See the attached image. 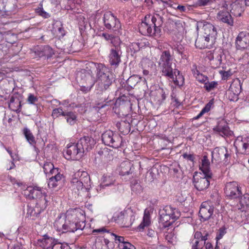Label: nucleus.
Masks as SVG:
<instances>
[{
    "label": "nucleus",
    "instance_id": "18",
    "mask_svg": "<svg viewBox=\"0 0 249 249\" xmlns=\"http://www.w3.org/2000/svg\"><path fill=\"white\" fill-rule=\"evenodd\" d=\"M213 130L222 136H231L232 133L230 130L228 124L224 120L218 122L217 125L213 128Z\"/></svg>",
    "mask_w": 249,
    "mask_h": 249
},
{
    "label": "nucleus",
    "instance_id": "20",
    "mask_svg": "<svg viewBox=\"0 0 249 249\" xmlns=\"http://www.w3.org/2000/svg\"><path fill=\"white\" fill-rule=\"evenodd\" d=\"M78 149L83 156L84 154L91 148V139L89 137H83L76 143Z\"/></svg>",
    "mask_w": 249,
    "mask_h": 249
},
{
    "label": "nucleus",
    "instance_id": "51",
    "mask_svg": "<svg viewBox=\"0 0 249 249\" xmlns=\"http://www.w3.org/2000/svg\"><path fill=\"white\" fill-rule=\"evenodd\" d=\"M215 0H197L196 5L198 6H205L211 4Z\"/></svg>",
    "mask_w": 249,
    "mask_h": 249
},
{
    "label": "nucleus",
    "instance_id": "37",
    "mask_svg": "<svg viewBox=\"0 0 249 249\" xmlns=\"http://www.w3.org/2000/svg\"><path fill=\"white\" fill-rule=\"evenodd\" d=\"M126 215V211L116 213L114 214L112 220L121 224H122L123 219H124Z\"/></svg>",
    "mask_w": 249,
    "mask_h": 249
},
{
    "label": "nucleus",
    "instance_id": "36",
    "mask_svg": "<svg viewBox=\"0 0 249 249\" xmlns=\"http://www.w3.org/2000/svg\"><path fill=\"white\" fill-rule=\"evenodd\" d=\"M142 77L137 75L131 76L126 81V84L131 88H133L142 80Z\"/></svg>",
    "mask_w": 249,
    "mask_h": 249
},
{
    "label": "nucleus",
    "instance_id": "35",
    "mask_svg": "<svg viewBox=\"0 0 249 249\" xmlns=\"http://www.w3.org/2000/svg\"><path fill=\"white\" fill-rule=\"evenodd\" d=\"M43 170L46 174H51L53 175L58 171V169L54 168L53 164L51 162H46L44 164Z\"/></svg>",
    "mask_w": 249,
    "mask_h": 249
},
{
    "label": "nucleus",
    "instance_id": "30",
    "mask_svg": "<svg viewBox=\"0 0 249 249\" xmlns=\"http://www.w3.org/2000/svg\"><path fill=\"white\" fill-rule=\"evenodd\" d=\"M217 155H218L219 158L224 156L226 162L228 160V158L230 157V154L229 153L227 149L224 147L215 149V151L212 153V161H213L214 155L216 156Z\"/></svg>",
    "mask_w": 249,
    "mask_h": 249
},
{
    "label": "nucleus",
    "instance_id": "31",
    "mask_svg": "<svg viewBox=\"0 0 249 249\" xmlns=\"http://www.w3.org/2000/svg\"><path fill=\"white\" fill-rule=\"evenodd\" d=\"M23 133L29 143L32 146H35L36 144L35 137L29 129L27 127L23 129Z\"/></svg>",
    "mask_w": 249,
    "mask_h": 249
},
{
    "label": "nucleus",
    "instance_id": "11",
    "mask_svg": "<svg viewBox=\"0 0 249 249\" xmlns=\"http://www.w3.org/2000/svg\"><path fill=\"white\" fill-rule=\"evenodd\" d=\"M236 149L242 154H249V137H238L234 142Z\"/></svg>",
    "mask_w": 249,
    "mask_h": 249
},
{
    "label": "nucleus",
    "instance_id": "47",
    "mask_svg": "<svg viewBox=\"0 0 249 249\" xmlns=\"http://www.w3.org/2000/svg\"><path fill=\"white\" fill-rule=\"evenodd\" d=\"M111 43L112 44V46L111 49L119 48L121 49V41L120 38L118 36H113L112 38L110 41Z\"/></svg>",
    "mask_w": 249,
    "mask_h": 249
},
{
    "label": "nucleus",
    "instance_id": "19",
    "mask_svg": "<svg viewBox=\"0 0 249 249\" xmlns=\"http://www.w3.org/2000/svg\"><path fill=\"white\" fill-rule=\"evenodd\" d=\"M65 156L68 159L77 160L80 159L83 155L81 153L80 154L76 144L73 143L67 147Z\"/></svg>",
    "mask_w": 249,
    "mask_h": 249
},
{
    "label": "nucleus",
    "instance_id": "9",
    "mask_svg": "<svg viewBox=\"0 0 249 249\" xmlns=\"http://www.w3.org/2000/svg\"><path fill=\"white\" fill-rule=\"evenodd\" d=\"M214 207L207 201L203 202L200 206L199 214L200 220L205 221L209 220L213 215Z\"/></svg>",
    "mask_w": 249,
    "mask_h": 249
},
{
    "label": "nucleus",
    "instance_id": "50",
    "mask_svg": "<svg viewBox=\"0 0 249 249\" xmlns=\"http://www.w3.org/2000/svg\"><path fill=\"white\" fill-rule=\"evenodd\" d=\"M71 183L73 184V186L76 187L78 191L85 190L84 183L78 181L76 179L72 178Z\"/></svg>",
    "mask_w": 249,
    "mask_h": 249
},
{
    "label": "nucleus",
    "instance_id": "60",
    "mask_svg": "<svg viewBox=\"0 0 249 249\" xmlns=\"http://www.w3.org/2000/svg\"><path fill=\"white\" fill-rule=\"evenodd\" d=\"M37 100V98L33 94H29L28 98V101L30 104H35Z\"/></svg>",
    "mask_w": 249,
    "mask_h": 249
},
{
    "label": "nucleus",
    "instance_id": "1",
    "mask_svg": "<svg viewBox=\"0 0 249 249\" xmlns=\"http://www.w3.org/2000/svg\"><path fill=\"white\" fill-rule=\"evenodd\" d=\"M84 220V216L80 210H71L58 217L54 223V227L62 233L82 231L85 227Z\"/></svg>",
    "mask_w": 249,
    "mask_h": 249
},
{
    "label": "nucleus",
    "instance_id": "46",
    "mask_svg": "<svg viewBox=\"0 0 249 249\" xmlns=\"http://www.w3.org/2000/svg\"><path fill=\"white\" fill-rule=\"evenodd\" d=\"M215 56L214 60H213L214 64H215V68H217L220 66L222 63V52L219 50H218L217 53H215Z\"/></svg>",
    "mask_w": 249,
    "mask_h": 249
},
{
    "label": "nucleus",
    "instance_id": "24",
    "mask_svg": "<svg viewBox=\"0 0 249 249\" xmlns=\"http://www.w3.org/2000/svg\"><path fill=\"white\" fill-rule=\"evenodd\" d=\"M154 4L156 7V9H155V12L153 15L159 14L162 15L163 23L165 20V17H166L164 10L167 8L169 1H164L163 0H157Z\"/></svg>",
    "mask_w": 249,
    "mask_h": 249
},
{
    "label": "nucleus",
    "instance_id": "52",
    "mask_svg": "<svg viewBox=\"0 0 249 249\" xmlns=\"http://www.w3.org/2000/svg\"><path fill=\"white\" fill-rule=\"evenodd\" d=\"M132 191L136 194L140 193L142 191V188L139 183H136L132 186Z\"/></svg>",
    "mask_w": 249,
    "mask_h": 249
},
{
    "label": "nucleus",
    "instance_id": "16",
    "mask_svg": "<svg viewBox=\"0 0 249 249\" xmlns=\"http://www.w3.org/2000/svg\"><path fill=\"white\" fill-rule=\"evenodd\" d=\"M215 42V40L210 39L209 37L201 36L196 39L195 46L200 49L210 48L212 47Z\"/></svg>",
    "mask_w": 249,
    "mask_h": 249
},
{
    "label": "nucleus",
    "instance_id": "4",
    "mask_svg": "<svg viewBox=\"0 0 249 249\" xmlns=\"http://www.w3.org/2000/svg\"><path fill=\"white\" fill-rule=\"evenodd\" d=\"M160 222L165 227H168L180 216V212L171 206H166L159 211Z\"/></svg>",
    "mask_w": 249,
    "mask_h": 249
},
{
    "label": "nucleus",
    "instance_id": "62",
    "mask_svg": "<svg viewBox=\"0 0 249 249\" xmlns=\"http://www.w3.org/2000/svg\"><path fill=\"white\" fill-rule=\"evenodd\" d=\"M104 102H105V104H103L101 107L103 108L104 107L106 106H108L111 104V103L112 102V100L111 99H109V97L108 96L107 98H105L104 99Z\"/></svg>",
    "mask_w": 249,
    "mask_h": 249
},
{
    "label": "nucleus",
    "instance_id": "32",
    "mask_svg": "<svg viewBox=\"0 0 249 249\" xmlns=\"http://www.w3.org/2000/svg\"><path fill=\"white\" fill-rule=\"evenodd\" d=\"M38 52V55L40 57L46 56L47 58L52 57L54 53L53 49L49 46H45L40 48V50Z\"/></svg>",
    "mask_w": 249,
    "mask_h": 249
},
{
    "label": "nucleus",
    "instance_id": "2",
    "mask_svg": "<svg viewBox=\"0 0 249 249\" xmlns=\"http://www.w3.org/2000/svg\"><path fill=\"white\" fill-rule=\"evenodd\" d=\"M162 15L159 14L147 15L144 21L139 25L140 33L143 35L153 37L160 36V27L163 24Z\"/></svg>",
    "mask_w": 249,
    "mask_h": 249
},
{
    "label": "nucleus",
    "instance_id": "41",
    "mask_svg": "<svg viewBox=\"0 0 249 249\" xmlns=\"http://www.w3.org/2000/svg\"><path fill=\"white\" fill-rule=\"evenodd\" d=\"M115 179L110 176H104L102 178V183L100 187L104 188L105 187L113 185Z\"/></svg>",
    "mask_w": 249,
    "mask_h": 249
},
{
    "label": "nucleus",
    "instance_id": "26",
    "mask_svg": "<svg viewBox=\"0 0 249 249\" xmlns=\"http://www.w3.org/2000/svg\"><path fill=\"white\" fill-rule=\"evenodd\" d=\"M217 18L228 25L232 26L233 24V19L230 13L227 11H220L217 14Z\"/></svg>",
    "mask_w": 249,
    "mask_h": 249
},
{
    "label": "nucleus",
    "instance_id": "54",
    "mask_svg": "<svg viewBox=\"0 0 249 249\" xmlns=\"http://www.w3.org/2000/svg\"><path fill=\"white\" fill-rule=\"evenodd\" d=\"M217 52L218 50L210 51L207 53V57L210 61L214 60L215 53H217Z\"/></svg>",
    "mask_w": 249,
    "mask_h": 249
},
{
    "label": "nucleus",
    "instance_id": "43",
    "mask_svg": "<svg viewBox=\"0 0 249 249\" xmlns=\"http://www.w3.org/2000/svg\"><path fill=\"white\" fill-rule=\"evenodd\" d=\"M53 30L60 36L65 35L64 30L60 22H56L53 24Z\"/></svg>",
    "mask_w": 249,
    "mask_h": 249
},
{
    "label": "nucleus",
    "instance_id": "58",
    "mask_svg": "<svg viewBox=\"0 0 249 249\" xmlns=\"http://www.w3.org/2000/svg\"><path fill=\"white\" fill-rule=\"evenodd\" d=\"M36 12L39 15L45 18H47L49 17V14L44 11L42 8H38L36 10Z\"/></svg>",
    "mask_w": 249,
    "mask_h": 249
},
{
    "label": "nucleus",
    "instance_id": "14",
    "mask_svg": "<svg viewBox=\"0 0 249 249\" xmlns=\"http://www.w3.org/2000/svg\"><path fill=\"white\" fill-rule=\"evenodd\" d=\"M72 178L76 179L78 181L84 183L85 188L86 191L89 190L90 188V179L89 176L87 172L78 171L73 174Z\"/></svg>",
    "mask_w": 249,
    "mask_h": 249
},
{
    "label": "nucleus",
    "instance_id": "21",
    "mask_svg": "<svg viewBox=\"0 0 249 249\" xmlns=\"http://www.w3.org/2000/svg\"><path fill=\"white\" fill-rule=\"evenodd\" d=\"M21 107L20 95L17 93L13 94L10 97L9 107L14 111L19 112Z\"/></svg>",
    "mask_w": 249,
    "mask_h": 249
},
{
    "label": "nucleus",
    "instance_id": "10",
    "mask_svg": "<svg viewBox=\"0 0 249 249\" xmlns=\"http://www.w3.org/2000/svg\"><path fill=\"white\" fill-rule=\"evenodd\" d=\"M159 67L161 69V73L163 76L172 79L175 84H179L177 79L176 73H177L179 75V71L176 69L173 70L172 68V64L160 65Z\"/></svg>",
    "mask_w": 249,
    "mask_h": 249
},
{
    "label": "nucleus",
    "instance_id": "48",
    "mask_svg": "<svg viewBox=\"0 0 249 249\" xmlns=\"http://www.w3.org/2000/svg\"><path fill=\"white\" fill-rule=\"evenodd\" d=\"M51 248L52 249H69V246L67 244H63L54 240Z\"/></svg>",
    "mask_w": 249,
    "mask_h": 249
},
{
    "label": "nucleus",
    "instance_id": "59",
    "mask_svg": "<svg viewBox=\"0 0 249 249\" xmlns=\"http://www.w3.org/2000/svg\"><path fill=\"white\" fill-rule=\"evenodd\" d=\"M196 79L201 83H205L207 81V77L203 75L202 74H198L196 76Z\"/></svg>",
    "mask_w": 249,
    "mask_h": 249
},
{
    "label": "nucleus",
    "instance_id": "53",
    "mask_svg": "<svg viewBox=\"0 0 249 249\" xmlns=\"http://www.w3.org/2000/svg\"><path fill=\"white\" fill-rule=\"evenodd\" d=\"M119 247L120 249H136V248L129 242L119 244Z\"/></svg>",
    "mask_w": 249,
    "mask_h": 249
},
{
    "label": "nucleus",
    "instance_id": "45",
    "mask_svg": "<svg viewBox=\"0 0 249 249\" xmlns=\"http://www.w3.org/2000/svg\"><path fill=\"white\" fill-rule=\"evenodd\" d=\"M150 223V216L147 213L144 212L142 222L139 226L140 230H143L145 227H147Z\"/></svg>",
    "mask_w": 249,
    "mask_h": 249
},
{
    "label": "nucleus",
    "instance_id": "29",
    "mask_svg": "<svg viewBox=\"0 0 249 249\" xmlns=\"http://www.w3.org/2000/svg\"><path fill=\"white\" fill-rule=\"evenodd\" d=\"M199 169L203 172V175L212 176V173L210 170V162L207 156H205L203 157Z\"/></svg>",
    "mask_w": 249,
    "mask_h": 249
},
{
    "label": "nucleus",
    "instance_id": "12",
    "mask_svg": "<svg viewBox=\"0 0 249 249\" xmlns=\"http://www.w3.org/2000/svg\"><path fill=\"white\" fill-rule=\"evenodd\" d=\"M211 176L203 175L199 178H194V185L198 191H204L208 188L210 182L212 180Z\"/></svg>",
    "mask_w": 249,
    "mask_h": 249
},
{
    "label": "nucleus",
    "instance_id": "57",
    "mask_svg": "<svg viewBox=\"0 0 249 249\" xmlns=\"http://www.w3.org/2000/svg\"><path fill=\"white\" fill-rule=\"evenodd\" d=\"M110 235L114 236L115 241H118L119 244H124V243H126L127 242L124 241V238L123 236H117L116 235L112 233L110 234Z\"/></svg>",
    "mask_w": 249,
    "mask_h": 249
},
{
    "label": "nucleus",
    "instance_id": "22",
    "mask_svg": "<svg viewBox=\"0 0 249 249\" xmlns=\"http://www.w3.org/2000/svg\"><path fill=\"white\" fill-rule=\"evenodd\" d=\"M54 176L50 177L48 181V185L50 188H54L56 187L62 185L64 181V176L57 171L55 173H53Z\"/></svg>",
    "mask_w": 249,
    "mask_h": 249
},
{
    "label": "nucleus",
    "instance_id": "23",
    "mask_svg": "<svg viewBox=\"0 0 249 249\" xmlns=\"http://www.w3.org/2000/svg\"><path fill=\"white\" fill-rule=\"evenodd\" d=\"M204 32L203 36L209 37L210 39L215 40L217 36L216 28L212 24L209 22H205L203 26Z\"/></svg>",
    "mask_w": 249,
    "mask_h": 249
},
{
    "label": "nucleus",
    "instance_id": "27",
    "mask_svg": "<svg viewBox=\"0 0 249 249\" xmlns=\"http://www.w3.org/2000/svg\"><path fill=\"white\" fill-rule=\"evenodd\" d=\"M133 165L129 161H124L122 162L118 169L120 175H128L132 173V167Z\"/></svg>",
    "mask_w": 249,
    "mask_h": 249
},
{
    "label": "nucleus",
    "instance_id": "40",
    "mask_svg": "<svg viewBox=\"0 0 249 249\" xmlns=\"http://www.w3.org/2000/svg\"><path fill=\"white\" fill-rule=\"evenodd\" d=\"M173 51L176 52L179 54L181 55V58L184 59H186L187 58V55L185 52L184 48L181 44H177L175 45L174 48H172Z\"/></svg>",
    "mask_w": 249,
    "mask_h": 249
},
{
    "label": "nucleus",
    "instance_id": "5",
    "mask_svg": "<svg viewBox=\"0 0 249 249\" xmlns=\"http://www.w3.org/2000/svg\"><path fill=\"white\" fill-rule=\"evenodd\" d=\"M23 194L29 199H38L36 204L39 205L42 209H45L48 205L47 196L43 194L40 187L29 186L24 191Z\"/></svg>",
    "mask_w": 249,
    "mask_h": 249
},
{
    "label": "nucleus",
    "instance_id": "33",
    "mask_svg": "<svg viewBox=\"0 0 249 249\" xmlns=\"http://www.w3.org/2000/svg\"><path fill=\"white\" fill-rule=\"evenodd\" d=\"M64 117L67 122L71 125H74L76 123L77 115L75 112L66 111Z\"/></svg>",
    "mask_w": 249,
    "mask_h": 249
},
{
    "label": "nucleus",
    "instance_id": "56",
    "mask_svg": "<svg viewBox=\"0 0 249 249\" xmlns=\"http://www.w3.org/2000/svg\"><path fill=\"white\" fill-rule=\"evenodd\" d=\"M219 73L222 75V79L224 80L228 79L232 74L230 70L228 71H221L219 72Z\"/></svg>",
    "mask_w": 249,
    "mask_h": 249
},
{
    "label": "nucleus",
    "instance_id": "63",
    "mask_svg": "<svg viewBox=\"0 0 249 249\" xmlns=\"http://www.w3.org/2000/svg\"><path fill=\"white\" fill-rule=\"evenodd\" d=\"M182 156L184 159H186L189 160H190L191 161H194V157L193 155L192 154H188L187 153H184L183 154Z\"/></svg>",
    "mask_w": 249,
    "mask_h": 249
},
{
    "label": "nucleus",
    "instance_id": "8",
    "mask_svg": "<svg viewBox=\"0 0 249 249\" xmlns=\"http://www.w3.org/2000/svg\"><path fill=\"white\" fill-rule=\"evenodd\" d=\"M225 193L231 199L239 197L242 195L240 187L235 181L228 182L226 184Z\"/></svg>",
    "mask_w": 249,
    "mask_h": 249
},
{
    "label": "nucleus",
    "instance_id": "15",
    "mask_svg": "<svg viewBox=\"0 0 249 249\" xmlns=\"http://www.w3.org/2000/svg\"><path fill=\"white\" fill-rule=\"evenodd\" d=\"M237 49H248L249 45V34L246 32H240L236 37L235 41Z\"/></svg>",
    "mask_w": 249,
    "mask_h": 249
},
{
    "label": "nucleus",
    "instance_id": "49",
    "mask_svg": "<svg viewBox=\"0 0 249 249\" xmlns=\"http://www.w3.org/2000/svg\"><path fill=\"white\" fill-rule=\"evenodd\" d=\"M217 85V82L215 81H212L211 82H207L205 83L204 87L206 90L210 91L213 89Z\"/></svg>",
    "mask_w": 249,
    "mask_h": 249
},
{
    "label": "nucleus",
    "instance_id": "13",
    "mask_svg": "<svg viewBox=\"0 0 249 249\" xmlns=\"http://www.w3.org/2000/svg\"><path fill=\"white\" fill-rule=\"evenodd\" d=\"M241 90L242 87L240 80H237L232 82L228 91L230 100L237 101L238 96L241 92Z\"/></svg>",
    "mask_w": 249,
    "mask_h": 249
},
{
    "label": "nucleus",
    "instance_id": "6",
    "mask_svg": "<svg viewBox=\"0 0 249 249\" xmlns=\"http://www.w3.org/2000/svg\"><path fill=\"white\" fill-rule=\"evenodd\" d=\"M102 140L105 145L114 148H118L122 145V137L111 130H107L103 133Z\"/></svg>",
    "mask_w": 249,
    "mask_h": 249
},
{
    "label": "nucleus",
    "instance_id": "28",
    "mask_svg": "<svg viewBox=\"0 0 249 249\" xmlns=\"http://www.w3.org/2000/svg\"><path fill=\"white\" fill-rule=\"evenodd\" d=\"M172 57L169 51L162 52L158 61L159 66L166 64H172Z\"/></svg>",
    "mask_w": 249,
    "mask_h": 249
},
{
    "label": "nucleus",
    "instance_id": "64",
    "mask_svg": "<svg viewBox=\"0 0 249 249\" xmlns=\"http://www.w3.org/2000/svg\"><path fill=\"white\" fill-rule=\"evenodd\" d=\"M95 249H107L106 246H103V244L101 242L97 241L95 243Z\"/></svg>",
    "mask_w": 249,
    "mask_h": 249
},
{
    "label": "nucleus",
    "instance_id": "3",
    "mask_svg": "<svg viewBox=\"0 0 249 249\" xmlns=\"http://www.w3.org/2000/svg\"><path fill=\"white\" fill-rule=\"evenodd\" d=\"M97 88L101 91L107 90L112 84L113 77L108 69L100 64L97 68Z\"/></svg>",
    "mask_w": 249,
    "mask_h": 249
},
{
    "label": "nucleus",
    "instance_id": "25",
    "mask_svg": "<svg viewBox=\"0 0 249 249\" xmlns=\"http://www.w3.org/2000/svg\"><path fill=\"white\" fill-rule=\"evenodd\" d=\"M77 79L80 78V82L83 84V86L91 87L93 84V80L91 75L89 73L86 72H79L77 73Z\"/></svg>",
    "mask_w": 249,
    "mask_h": 249
},
{
    "label": "nucleus",
    "instance_id": "44",
    "mask_svg": "<svg viewBox=\"0 0 249 249\" xmlns=\"http://www.w3.org/2000/svg\"><path fill=\"white\" fill-rule=\"evenodd\" d=\"M66 112V110L63 109L62 107H59L53 110L52 116L53 118H56L61 116H64Z\"/></svg>",
    "mask_w": 249,
    "mask_h": 249
},
{
    "label": "nucleus",
    "instance_id": "34",
    "mask_svg": "<svg viewBox=\"0 0 249 249\" xmlns=\"http://www.w3.org/2000/svg\"><path fill=\"white\" fill-rule=\"evenodd\" d=\"M135 220L134 216L132 212L129 213L126 212V215L124 219H123L122 224L121 225L126 227H129L133 223Z\"/></svg>",
    "mask_w": 249,
    "mask_h": 249
},
{
    "label": "nucleus",
    "instance_id": "7",
    "mask_svg": "<svg viewBox=\"0 0 249 249\" xmlns=\"http://www.w3.org/2000/svg\"><path fill=\"white\" fill-rule=\"evenodd\" d=\"M103 20L104 25L107 29L117 31L121 28L119 20L111 12H107L105 13Z\"/></svg>",
    "mask_w": 249,
    "mask_h": 249
},
{
    "label": "nucleus",
    "instance_id": "42",
    "mask_svg": "<svg viewBox=\"0 0 249 249\" xmlns=\"http://www.w3.org/2000/svg\"><path fill=\"white\" fill-rule=\"evenodd\" d=\"M54 240V239L52 237H45L41 240V244L40 246L43 248L49 249L52 247Z\"/></svg>",
    "mask_w": 249,
    "mask_h": 249
},
{
    "label": "nucleus",
    "instance_id": "61",
    "mask_svg": "<svg viewBox=\"0 0 249 249\" xmlns=\"http://www.w3.org/2000/svg\"><path fill=\"white\" fill-rule=\"evenodd\" d=\"M202 233L200 231H196L194 234V240H200L201 242Z\"/></svg>",
    "mask_w": 249,
    "mask_h": 249
},
{
    "label": "nucleus",
    "instance_id": "39",
    "mask_svg": "<svg viewBox=\"0 0 249 249\" xmlns=\"http://www.w3.org/2000/svg\"><path fill=\"white\" fill-rule=\"evenodd\" d=\"M244 10L239 4H234L232 5L231 13L235 17H240Z\"/></svg>",
    "mask_w": 249,
    "mask_h": 249
},
{
    "label": "nucleus",
    "instance_id": "17",
    "mask_svg": "<svg viewBox=\"0 0 249 249\" xmlns=\"http://www.w3.org/2000/svg\"><path fill=\"white\" fill-rule=\"evenodd\" d=\"M122 51L118 48L115 49H110L109 53V62L110 64L117 67L121 61V56L122 55Z\"/></svg>",
    "mask_w": 249,
    "mask_h": 249
},
{
    "label": "nucleus",
    "instance_id": "38",
    "mask_svg": "<svg viewBox=\"0 0 249 249\" xmlns=\"http://www.w3.org/2000/svg\"><path fill=\"white\" fill-rule=\"evenodd\" d=\"M214 101L213 99L211 100L208 103H207L205 107L201 110L200 112L196 117L194 118V119L197 120L202 117L203 114L206 112H208L212 106H213Z\"/></svg>",
    "mask_w": 249,
    "mask_h": 249
},
{
    "label": "nucleus",
    "instance_id": "55",
    "mask_svg": "<svg viewBox=\"0 0 249 249\" xmlns=\"http://www.w3.org/2000/svg\"><path fill=\"white\" fill-rule=\"evenodd\" d=\"M240 202L243 205L249 207V194L245 195L243 198H241Z\"/></svg>",
    "mask_w": 249,
    "mask_h": 249
}]
</instances>
